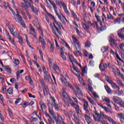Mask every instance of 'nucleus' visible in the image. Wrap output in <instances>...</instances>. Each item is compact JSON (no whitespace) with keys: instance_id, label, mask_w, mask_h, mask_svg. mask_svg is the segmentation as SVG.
I'll return each instance as SVG.
<instances>
[{"instance_id":"f257e3e1","label":"nucleus","mask_w":124,"mask_h":124,"mask_svg":"<svg viewBox=\"0 0 124 124\" xmlns=\"http://www.w3.org/2000/svg\"><path fill=\"white\" fill-rule=\"evenodd\" d=\"M61 81L62 83H64L66 87H68L69 88H70V89H71L73 91L76 95L77 96V94H79V95L83 96V93H82V91H81V89H80V88H79L77 85H75V88L77 90V92H76V90L74 89V88L73 87V86H72L71 84H69V82H67V80L66 79V78H64V77L62 75H61Z\"/></svg>"},{"instance_id":"f03ea898","label":"nucleus","mask_w":124,"mask_h":124,"mask_svg":"<svg viewBox=\"0 0 124 124\" xmlns=\"http://www.w3.org/2000/svg\"><path fill=\"white\" fill-rule=\"evenodd\" d=\"M48 112L51 116H52L53 119L55 120L56 124H62V123L63 122V119L62 117L59 114L57 115V118L55 116V113H54V110H53V106L50 104H48Z\"/></svg>"},{"instance_id":"7ed1b4c3","label":"nucleus","mask_w":124,"mask_h":124,"mask_svg":"<svg viewBox=\"0 0 124 124\" xmlns=\"http://www.w3.org/2000/svg\"><path fill=\"white\" fill-rule=\"evenodd\" d=\"M93 113H94L95 115H94L93 113H92L91 115L92 116H93L95 122H98L99 123H100V124H109L107 122L103 123V121H102L103 120V118H101V114L100 115L96 110H95V111H93Z\"/></svg>"},{"instance_id":"20e7f679","label":"nucleus","mask_w":124,"mask_h":124,"mask_svg":"<svg viewBox=\"0 0 124 124\" xmlns=\"http://www.w3.org/2000/svg\"><path fill=\"white\" fill-rule=\"evenodd\" d=\"M53 25L54 26V28L56 29L57 32L59 33V34H60V35H62V31L59 30V28L57 27V26L60 29V30L62 29L63 31H64V28H63V26H62V23L60 22H58L57 20H54V22L53 23Z\"/></svg>"},{"instance_id":"39448f33","label":"nucleus","mask_w":124,"mask_h":124,"mask_svg":"<svg viewBox=\"0 0 124 124\" xmlns=\"http://www.w3.org/2000/svg\"><path fill=\"white\" fill-rule=\"evenodd\" d=\"M15 19L16 21H17V23L20 24V25L22 26L23 28L26 27V24H25V22H24V20H23V18H22V16L19 15L18 11H17V14L15 16Z\"/></svg>"},{"instance_id":"423d86ee","label":"nucleus","mask_w":124,"mask_h":124,"mask_svg":"<svg viewBox=\"0 0 124 124\" xmlns=\"http://www.w3.org/2000/svg\"><path fill=\"white\" fill-rule=\"evenodd\" d=\"M7 26L8 27V29H9L11 33L12 34V35H13V36H15V35H16L17 38L19 39L21 38V36L20 35V34H19V33H17L16 32H14V30H15V28L13 25H9V24H7Z\"/></svg>"},{"instance_id":"0eeeda50","label":"nucleus","mask_w":124,"mask_h":124,"mask_svg":"<svg viewBox=\"0 0 124 124\" xmlns=\"http://www.w3.org/2000/svg\"><path fill=\"white\" fill-rule=\"evenodd\" d=\"M27 3H28V0H26V2L24 1V3L21 2V5L22 7L24 8V10H25L28 17L31 18V13H30V9L29 8V5H28Z\"/></svg>"},{"instance_id":"6e6552de","label":"nucleus","mask_w":124,"mask_h":124,"mask_svg":"<svg viewBox=\"0 0 124 124\" xmlns=\"http://www.w3.org/2000/svg\"><path fill=\"white\" fill-rule=\"evenodd\" d=\"M48 1L50 2V4H51V5L53 6V8L55 11L56 15H57L59 19H61V16H60V15L58 13V8L57 7V6L56 5L55 2H54V1H53L52 0H48Z\"/></svg>"},{"instance_id":"1a4fd4ad","label":"nucleus","mask_w":124,"mask_h":124,"mask_svg":"<svg viewBox=\"0 0 124 124\" xmlns=\"http://www.w3.org/2000/svg\"><path fill=\"white\" fill-rule=\"evenodd\" d=\"M62 98L64 101L65 102L66 100H67V98L69 96H68V94H67V93H66V88L65 87H63L62 89Z\"/></svg>"},{"instance_id":"9d476101","label":"nucleus","mask_w":124,"mask_h":124,"mask_svg":"<svg viewBox=\"0 0 124 124\" xmlns=\"http://www.w3.org/2000/svg\"><path fill=\"white\" fill-rule=\"evenodd\" d=\"M30 30L29 31L30 34H32L33 36L35 38H36V35H35V34L36 33V32L35 31V30L34 29V28H33V27H32V25H31V24H30Z\"/></svg>"},{"instance_id":"9b49d317","label":"nucleus","mask_w":124,"mask_h":124,"mask_svg":"<svg viewBox=\"0 0 124 124\" xmlns=\"http://www.w3.org/2000/svg\"><path fill=\"white\" fill-rule=\"evenodd\" d=\"M83 109L86 111V114L89 113V103L87 101L83 102Z\"/></svg>"},{"instance_id":"f8f14e48","label":"nucleus","mask_w":124,"mask_h":124,"mask_svg":"<svg viewBox=\"0 0 124 124\" xmlns=\"http://www.w3.org/2000/svg\"><path fill=\"white\" fill-rule=\"evenodd\" d=\"M60 4H61L62 6V7L63 9H64V11L66 14H69V12L67 10V6H66V4L64 3V2L61 1Z\"/></svg>"},{"instance_id":"ddd939ff","label":"nucleus","mask_w":124,"mask_h":124,"mask_svg":"<svg viewBox=\"0 0 124 124\" xmlns=\"http://www.w3.org/2000/svg\"><path fill=\"white\" fill-rule=\"evenodd\" d=\"M72 39L73 40V42L75 43V44H76L77 46L78 47V49H79V50H81L80 42H78V39H77L74 35L72 36Z\"/></svg>"},{"instance_id":"4468645a","label":"nucleus","mask_w":124,"mask_h":124,"mask_svg":"<svg viewBox=\"0 0 124 124\" xmlns=\"http://www.w3.org/2000/svg\"><path fill=\"white\" fill-rule=\"evenodd\" d=\"M39 42H41L42 43L43 50H45V46H46V43H45V40H44V39L42 38V37L40 36L39 38Z\"/></svg>"},{"instance_id":"2eb2a0df","label":"nucleus","mask_w":124,"mask_h":124,"mask_svg":"<svg viewBox=\"0 0 124 124\" xmlns=\"http://www.w3.org/2000/svg\"><path fill=\"white\" fill-rule=\"evenodd\" d=\"M108 67V65H107V64H103V63L102 62H101L99 65V68L102 71H104Z\"/></svg>"},{"instance_id":"dca6fc26","label":"nucleus","mask_w":124,"mask_h":124,"mask_svg":"<svg viewBox=\"0 0 124 124\" xmlns=\"http://www.w3.org/2000/svg\"><path fill=\"white\" fill-rule=\"evenodd\" d=\"M84 117L87 123H88V124H92V119L90 116L88 115L87 114H85Z\"/></svg>"},{"instance_id":"f3484780","label":"nucleus","mask_w":124,"mask_h":124,"mask_svg":"<svg viewBox=\"0 0 124 124\" xmlns=\"http://www.w3.org/2000/svg\"><path fill=\"white\" fill-rule=\"evenodd\" d=\"M74 47H75V49H76V51L74 52V54L75 56H76V57H78V55H79L80 56H81L82 53L80 52V51L78 50V49L77 48V47L76 46H75Z\"/></svg>"},{"instance_id":"a211bd4d","label":"nucleus","mask_w":124,"mask_h":124,"mask_svg":"<svg viewBox=\"0 0 124 124\" xmlns=\"http://www.w3.org/2000/svg\"><path fill=\"white\" fill-rule=\"evenodd\" d=\"M53 69L56 71V72H57V73H61V70H60V67H59L58 64H54Z\"/></svg>"},{"instance_id":"6ab92c4d","label":"nucleus","mask_w":124,"mask_h":124,"mask_svg":"<svg viewBox=\"0 0 124 124\" xmlns=\"http://www.w3.org/2000/svg\"><path fill=\"white\" fill-rule=\"evenodd\" d=\"M111 86L112 89H116L117 92H120V87L118 86L114 82L111 83Z\"/></svg>"},{"instance_id":"aec40b11","label":"nucleus","mask_w":124,"mask_h":124,"mask_svg":"<svg viewBox=\"0 0 124 124\" xmlns=\"http://www.w3.org/2000/svg\"><path fill=\"white\" fill-rule=\"evenodd\" d=\"M41 84L43 87H44L43 91H44V95H45V96H46V95H47V89H46V85H45V83L43 82V81L41 82Z\"/></svg>"},{"instance_id":"412c9836","label":"nucleus","mask_w":124,"mask_h":124,"mask_svg":"<svg viewBox=\"0 0 124 124\" xmlns=\"http://www.w3.org/2000/svg\"><path fill=\"white\" fill-rule=\"evenodd\" d=\"M24 70H19L16 72V79L18 81L19 78H20V73H23Z\"/></svg>"},{"instance_id":"4be33fe9","label":"nucleus","mask_w":124,"mask_h":124,"mask_svg":"<svg viewBox=\"0 0 124 124\" xmlns=\"http://www.w3.org/2000/svg\"><path fill=\"white\" fill-rule=\"evenodd\" d=\"M43 71L44 73V76L45 77V79L47 80V71H46V68H45V66H43Z\"/></svg>"},{"instance_id":"5701e85b","label":"nucleus","mask_w":124,"mask_h":124,"mask_svg":"<svg viewBox=\"0 0 124 124\" xmlns=\"http://www.w3.org/2000/svg\"><path fill=\"white\" fill-rule=\"evenodd\" d=\"M100 107L102 108H103V109H104L105 110V111H106V112H107V113L109 112V113H110V114H112V111H111V110H110V109H109V108H108L107 107H104L103 106H102V105H101Z\"/></svg>"},{"instance_id":"b1692460","label":"nucleus","mask_w":124,"mask_h":124,"mask_svg":"<svg viewBox=\"0 0 124 124\" xmlns=\"http://www.w3.org/2000/svg\"><path fill=\"white\" fill-rule=\"evenodd\" d=\"M50 27L51 28V30L52 31V32L57 36V38H60V36H59V35H58V33H57V32H56V31L54 29V27H53V25L50 23Z\"/></svg>"},{"instance_id":"393cba45","label":"nucleus","mask_w":124,"mask_h":124,"mask_svg":"<svg viewBox=\"0 0 124 124\" xmlns=\"http://www.w3.org/2000/svg\"><path fill=\"white\" fill-rule=\"evenodd\" d=\"M105 89L107 92L108 93H112V90H111V89H110V88H109V86H108V85H105Z\"/></svg>"},{"instance_id":"a878e982","label":"nucleus","mask_w":124,"mask_h":124,"mask_svg":"<svg viewBox=\"0 0 124 124\" xmlns=\"http://www.w3.org/2000/svg\"><path fill=\"white\" fill-rule=\"evenodd\" d=\"M82 27H83V29L85 30V31H89V29L90 27H89V26H88V25H87V23L86 22L82 24Z\"/></svg>"},{"instance_id":"bb28decb","label":"nucleus","mask_w":124,"mask_h":124,"mask_svg":"<svg viewBox=\"0 0 124 124\" xmlns=\"http://www.w3.org/2000/svg\"><path fill=\"white\" fill-rule=\"evenodd\" d=\"M110 43V45L112 47H114V46H115V47H117V41L113 40L112 41H110L109 42Z\"/></svg>"},{"instance_id":"cd10ccee","label":"nucleus","mask_w":124,"mask_h":124,"mask_svg":"<svg viewBox=\"0 0 124 124\" xmlns=\"http://www.w3.org/2000/svg\"><path fill=\"white\" fill-rule=\"evenodd\" d=\"M40 106L42 111H43V109H46V105H45V104H44V102L42 101L40 102Z\"/></svg>"},{"instance_id":"c85d7f7f","label":"nucleus","mask_w":124,"mask_h":124,"mask_svg":"<svg viewBox=\"0 0 124 124\" xmlns=\"http://www.w3.org/2000/svg\"><path fill=\"white\" fill-rule=\"evenodd\" d=\"M108 50H109L108 46H103L101 48V51L103 53H105V52H107Z\"/></svg>"},{"instance_id":"c756f323","label":"nucleus","mask_w":124,"mask_h":124,"mask_svg":"<svg viewBox=\"0 0 124 124\" xmlns=\"http://www.w3.org/2000/svg\"><path fill=\"white\" fill-rule=\"evenodd\" d=\"M31 9L32 10V12L35 13V14H38V11H37V9L36 7H34L33 6H31Z\"/></svg>"},{"instance_id":"7c9ffc66","label":"nucleus","mask_w":124,"mask_h":124,"mask_svg":"<svg viewBox=\"0 0 124 124\" xmlns=\"http://www.w3.org/2000/svg\"><path fill=\"white\" fill-rule=\"evenodd\" d=\"M87 98L88 100L90 101V102L93 105H96V103L93 100L91 97L87 96Z\"/></svg>"},{"instance_id":"2f4dec72","label":"nucleus","mask_w":124,"mask_h":124,"mask_svg":"<svg viewBox=\"0 0 124 124\" xmlns=\"http://www.w3.org/2000/svg\"><path fill=\"white\" fill-rule=\"evenodd\" d=\"M116 82L117 84L119 85V86H120V87H122V88L124 87V83H123V81H121L120 79H117L116 80Z\"/></svg>"},{"instance_id":"473e14b6","label":"nucleus","mask_w":124,"mask_h":124,"mask_svg":"<svg viewBox=\"0 0 124 124\" xmlns=\"http://www.w3.org/2000/svg\"><path fill=\"white\" fill-rule=\"evenodd\" d=\"M67 100H68V101L69 102L70 104H71V105H72V106H74V105H76V104L74 103V102H73V101L70 98V97H68V98H67Z\"/></svg>"},{"instance_id":"72a5a7b5","label":"nucleus","mask_w":124,"mask_h":124,"mask_svg":"<svg viewBox=\"0 0 124 124\" xmlns=\"http://www.w3.org/2000/svg\"><path fill=\"white\" fill-rule=\"evenodd\" d=\"M48 64L49 65L50 68L53 67V61H52V59L51 58H48Z\"/></svg>"},{"instance_id":"f704fd0d","label":"nucleus","mask_w":124,"mask_h":124,"mask_svg":"<svg viewBox=\"0 0 124 124\" xmlns=\"http://www.w3.org/2000/svg\"><path fill=\"white\" fill-rule=\"evenodd\" d=\"M107 119L109 123H112L113 124H117V123H116V122H115V121H114L111 117H108Z\"/></svg>"},{"instance_id":"c9c22d12","label":"nucleus","mask_w":124,"mask_h":124,"mask_svg":"<svg viewBox=\"0 0 124 124\" xmlns=\"http://www.w3.org/2000/svg\"><path fill=\"white\" fill-rule=\"evenodd\" d=\"M5 70L7 71V72H9V73H11V68L9 67V66H5L4 67Z\"/></svg>"},{"instance_id":"e433bc0d","label":"nucleus","mask_w":124,"mask_h":124,"mask_svg":"<svg viewBox=\"0 0 124 124\" xmlns=\"http://www.w3.org/2000/svg\"><path fill=\"white\" fill-rule=\"evenodd\" d=\"M85 47L90 48L91 47V42L87 41L85 43Z\"/></svg>"},{"instance_id":"4c0bfd02","label":"nucleus","mask_w":124,"mask_h":124,"mask_svg":"<svg viewBox=\"0 0 124 124\" xmlns=\"http://www.w3.org/2000/svg\"><path fill=\"white\" fill-rule=\"evenodd\" d=\"M79 81L81 85H83V86H86V83H85V81H84V79L82 78H79Z\"/></svg>"},{"instance_id":"58836bf2","label":"nucleus","mask_w":124,"mask_h":124,"mask_svg":"<svg viewBox=\"0 0 124 124\" xmlns=\"http://www.w3.org/2000/svg\"><path fill=\"white\" fill-rule=\"evenodd\" d=\"M7 93L9 94H12L13 93V89H12V88H8L7 90Z\"/></svg>"},{"instance_id":"ea45409f","label":"nucleus","mask_w":124,"mask_h":124,"mask_svg":"<svg viewBox=\"0 0 124 124\" xmlns=\"http://www.w3.org/2000/svg\"><path fill=\"white\" fill-rule=\"evenodd\" d=\"M74 106H76L75 109L77 114H79V111H80V108L79 107V106L76 105H74Z\"/></svg>"},{"instance_id":"a19ab883","label":"nucleus","mask_w":124,"mask_h":124,"mask_svg":"<svg viewBox=\"0 0 124 124\" xmlns=\"http://www.w3.org/2000/svg\"><path fill=\"white\" fill-rule=\"evenodd\" d=\"M117 74H118V75H120V76L121 78H122L123 77H124V75H123L121 73V71H120V69L117 68Z\"/></svg>"},{"instance_id":"79ce46f5","label":"nucleus","mask_w":124,"mask_h":124,"mask_svg":"<svg viewBox=\"0 0 124 124\" xmlns=\"http://www.w3.org/2000/svg\"><path fill=\"white\" fill-rule=\"evenodd\" d=\"M61 56L62 59L63 60V61H66V57L65 56V55L62 51H61Z\"/></svg>"},{"instance_id":"37998d69","label":"nucleus","mask_w":124,"mask_h":124,"mask_svg":"<svg viewBox=\"0 0 124 124\" xmlns=\"http://www.w3.org/2000/svg\"><path fill=\"white\" fill-rule=\"evenodd\" d=\"M13 60L14 61V63L16 64V65H18L20 63V61L18 59H15L13 58Z\"/></svg>"},{"instance_id":"c03bdc74","label":"nucleus","mask_w":124,"mask_h":124,"mask_svg":"<svg viewBox=\"0 0 124 124\" xmlns=\"http://www.w3.org/2000/svg\"><path fill=\"white\" fill-rule=\"evenodd\" d=\"M121 99L119 98L118 96H114L113 98V100L114 101V102H118V100H120Z\"/></svg>"},{"instance_id":"a18cd8bd","label":"nucleus","mask_w":124,"mask_h":124,"mask_svg":"<svg viewBox=\"0 0 124 124\" xmlns=\"http://www.w3.org/2000/svg\"><path fill=\"white\" fill-rule=\"evenodd\" d=\"M54 108H55L56 110H59V106L58 105V104H57V103H56V102H54L53 103H52Z\"/></svg>"},{"instance_id":"49530a36","label":"nucleus","mask_w":124,"mask_h":124,"mask_svg":"<svg viewBox=\"0 0 124 124\" xmlns=\"http://www.w3.org/2000/svg\"><path fill=\"white\" fill-rule=\"evenodd\" d=\"M93 27V28H96V29H97L98 28V25H97V22L95 21L92 24Z\"/></svg>"},{"instance_id":"de8ad7c7","label":"nucleus","mask_w":124,"mask_h":124,"mask_svg":"<svg viewBox=\"0 0 124 124\" xmlns=\"http://www.w3.org/2000/svg\"><path fill=\"white\" fill-rule=\"evenodd\" d=\"M54 49L55 47H54V45L51 44L50 47V52H51V53H53L54 52Z\"/></svg>"},{"instance_id":"09e8293b","label":"nucleus","mask_w":124,"mask_h":124,"mask_svg":"<svg viewBox=\"0 0 124 124\" xmlns=\"http://www.w3.org/2000/svg\"><path fill=\"white\" fill-rule=\"evenodd\" d=\"M73 69L74 70H75V71H76V72H77L78 73H79V72H80V71H79V70L78 69V68H77V67H76V66H74V64H73Z\"/></svg>"},{"instance_id":"8fccbe9b","label":"nucleus","mask_w":124,"mask_h":124,"mask_svg":"<svg viewBox=\"0 0 124 124\" xmlns=\"http://www.w3.org/2000/svg\"><path fill=\"white\" fill-rule=\"evenodd\" d=\"M39 51V53L41 55V57L42 59V60L43 61V62H44V59H43V54H42V51L41 50V49H40L39 48H38Z\"/></svg>"},{"instance_id":"3c124183","label":"nucleus","mask_w":124,"mask_h":124,"mask_svg":"<svg viewBox=\"0 0 124 124\" xmlns=\"http://www.w3.org/2000/svg\"><path fill=\"white\" fill-rule=\"evenodd\" d=\"M68 57L69 58L70 61H71V62H72V64H73V56H72V55L69 54L68 55Z\"/></svg>"},{"instance_id":"603ef678","label":"nucleus","mask_w":124,"mask_h":124,"mask_svg":"<svg viewBox=\"0 0 124 124\" xmlns=\"http://www.w3.org/2000/svg\"><path fill=\"white\" fill-rule=\"evenodd\" d=\"M124 44L121 43L119 45V48L122 51H124Z\"/></svg>"},{"instance_id":"864d4df0","label":"nucleus","mask_w":124,"mask_h":124,"mask_svg":"<svg viewBox=\"0 0 124 124\" xmlns=\"http://www.w3.org/2000/svg\"><path fill=\"white\" fill-rule=\"evenodd\" d=\"M48 81L50 84L52 83L53 79H52V78L51 77V76H50V75H48Z\"/></svg>"},{"instance_id":"5fc2aeb1","label":"nucleus","mask_w":124,"mask_h":124,"mask_svg":"<svg viewBox=\"0 0 124 124\" xmlns=\"http://www.w3.org/2000/svg\"><path fill=\"white\" fill-rule=\"evenodd\" d=\"M109 42L113 41V40H115V39H114V35H113V34H110L109 35Z\"/></svg>"},{"instance_id":"6e6d98bb","label":"nucleus","mask_w":124,"mask_h":124,"mask_svg":"<svg viewBox=\"0 0 124 124\" xmlns=\"http://www.w3.org/2000/svg\"><path fill=\"white\" fill-rule=\"evenodd\" d=\"M21 14L25 20H28V17H27V16H26V14L23 12H21Z\"/></svg>"},{"instance_id":"4d7b16f0","label":"nucleus","mask_w":124,"mask_h":124,"mask_svg":"<svg viewBox=\"0 0 124 124\" xmlns=\"http://www.w3.org/2000/svg\"><path fill=\"white\" fill-rule=\"evenodd\" d=\"M120 21H121V17H118L117 18H116L115 19L114 23H115V24H116V23H118V22L120 24L121 23Z\"/></svg>"},{"instance_id":"13d9d810","label":"nucleus","mask_w":124,"mask_h":124,"mask_svg":"<svg viewBox=\"0 0 124 124\" xmlns=\"http://www.w3.org/2000/svg\"><path fill=\"white\" fill-rule=\"evenodd\" d=\"M92 94L93 96L95 97L96 98H98V97H99V96L95 92H92Z\"/></svg>"},{"instance_id":"bf43d9fd","label":"nucleus","mask_w":124,"mask_h":124,"mask_svg":"<svg viewBox=\"0 0 124 124\" xmlns=\"http://www.w3.org/2000/svg\"><path fill=\"white\" fill-rule=\"evenodd\" d=\"M47 118H49L48 119V121L49 124H51V123L52 122V118L51 117H50V115L49 114H47Z\"/></svg>"},{"instance_id":"052dcab7","label":"nucleus","mask_w":124,"mask_h":124,"mask_svg":"<svg viewBox=\"0 0 124 124\" xmlns=\"http://www.w3.org/2000/svg\"><path fill=\"white\" fill-rule=\"evenodd\" d=\"M22 98H18V99H16V101H15V104L16 105H17L19 102H20V101L21 100Z\"/></svg>"},{"instance_id":"680f3d73","label":"nucleus","mask_w":124,"mask_h":124,"mask_svg":"<svg viewBox=\"0 0 124 124\" xmlns=\"http://www.w3.org/2000/svg\"><path fill=\"white\" fill-rule=\"evenodd\" d=\"M108 68H109V69H111V68H112V69H113L114 66H113V65L112 64H111L110 63H108Z\"/></svg>"},{"instance_id":"e2e57ef3","label":"nucleus","mask_w":124,"mask_h":124,"mask_svg":"<svg viewBox=\"0 0 124 124\" xmlns=\"http://www.w3.org/2000/svg\"><path fill=\"white\" fill-rule=\"evenodd\" d=\"M122 32H124V27L121 29H120L117 31V33H122Z\"/></svg>"},{"instance_id":"0e129e2a","label":"nucleus","mask_w":124,"mask_h":124,"mask_svg":"<svg viewBox=\"0 0 124 124\" xmlns=\"http://www.w3.org/2000/svg\"><path fill=\"white\" fill-rule=\"evenodd\" d=\"M107 16L108 20H113V16L111 15H107Z\"/></svg>"},{"instance_id":"69168bd1","label":"nucleus","mask_w":124,"mask_h":124,"mask_svg":"<svg viewBox=\"0 0 124 124\" xmlns=\"http://www.w3.org/2000/svg\"><path fill=\"white\" fill-rule=\"evenodd\" d=\"M104 100L107 102V104L110 103V99L109 98H105Z\"/></svg>"},{"instance_id":"338daca9","label":"nucleus","mask_w":124,"mask_h":124,"mask_svg":"<svg viewBox=\"0 0 124 124\" xmlns=\"http://www.w3.org/2000/svg\"><path fill=\"white\" fill-rule=\"evenodd\" d=\"M71 14L73 16V17H74V18H77V16H76V15H75V13H74V11H71Z\"/></svg>"},{"instance_id":"774afa93","label":"nucleus","mask_w":124,"mask_h":124,"mask_svg":"<svg viewBox=\"0 0 124 124\" xmlns=\"http://www.w3.org/2000/svg\"><path fill=\"white\" fill-rule=\"evenodd\" d=\"M119 105H120V106H121V107H123L124 108V103L123 101H120L119 102Z\"/></svg>"}]
</instances>
